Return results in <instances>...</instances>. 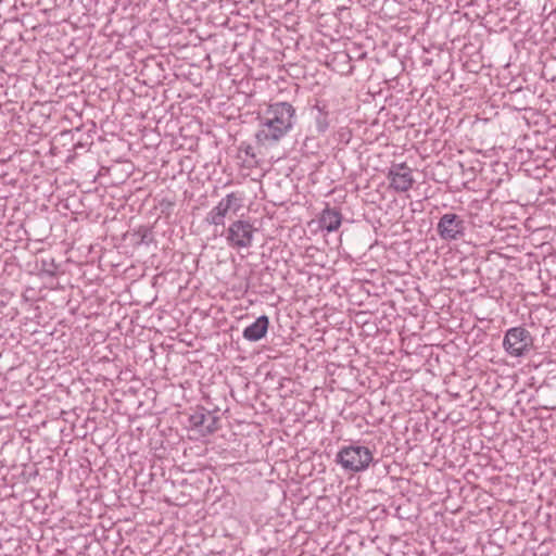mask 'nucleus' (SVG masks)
<instances>
[{
    "label": "nucleus",
    "instance_id": "nucleus-1",
    "mask_svg": "<svg viewBox=\"0 0 556 556\" xmlns=\"http://www.w3.org/2000/svg\"><path fill=\"white\" fill-rule=\"evenodd\" d=\"M294 108L288 102L269 104L260 114V126L255 135L256 142L263 147H271L283 138L293 126Z\"/></svg>",
    "mask_w": 556,
    "mask_h": 556
},
{
    "label": "nucleus",
    "instance_id": "nucleus-2",
    "mask_svg": "<svg viewBox=\"0 0 556 556\" xmlns=\"http://www.w3.org/2000/svg\"><path fill=\"white\" fill-rule=\"evenodd\" d=\"M374 460V454L367 446L352 444L342 447L337 454V463L351 472L366 470Z\"/></svg>",
    "mask_w": 556,
    "mask_h": 556
},
{
    "label": "nucleus",
    "instance_id": "nucleus-3",
    "mask_svg": "<svg viewBox=\"0 0 556 556\" xmlns=\"http://www.w3.org/2000/svg\"><path fill=\"white\" fill-rule=\"evenodd\" d=\"M256 231L257 228L249 220L237 219L226 229L225 239L233 250L250 249L253 245Z\"/></svg>",
    "mask_w": 556,
    "mask_h": 556
},
{
    "label": "nucleus",
    "instance_id": "nucleus-4",
    "mask_svg": "<svg viewBox=\"0 0 556 556\" xmlns=\"http://www.w3.org/2000/svg\"><path fill=\"white\" fill-rule=\"evenodd\" d=\"M242 208V198L238 193H229L214 206L206 216L212 225H224L228 214H237Z\"/></svg>",
    "mask_w": 556,
    "mask_h": 556
},
{
    "label": "nucleus",
    "instance_id": "nucleus-5",
    "mask_svg": "<svg viewBox=\"0 0 556 556\" xmlns=\"http://www.w3.org/2000/svg\"><path fill=\"white\" fill-rule=\"evenodd\" d=\"M387 176L390 187L396 192L408 191L415 182L413 170L406 163L393 164Z\"/></svg>",
    "mask_w": 556,
    "mask_h": 556
},
{
    "label": "nucleus",
    "instance_id": "nucleus-6",
    "mask_svg": "<svg viewBox=\"0 0 556 556\" xmlns=\"http://www.w3.org/2000/svg\"><path fill=\"white\" fill-rule=\"evenodd\" d=\"M464 220L456 214H444L438 224V232L443 240H456L464 232Z\"/></svg>",
    "mask_w": 556,
    "mask_h": 556
},
{
    "label": "nucleus",
    "instance_id": "nucleus-7",
    "mask_svg": "<svg viewBox=\"0 0 556 556\" xmlns=\"http://www.w3.org/2000/svg\"><path fill=\"white\" fill-rule=\"evenodd\" d=\"M532 343V338L523 327H515L506 332L504 345L507 348H528Z\"/></svg>",
    "mask_w": 556,
    "mask_h": 556
},
{
    "label": "nucleus",
    "instance_id": "nucleus-8",
    "mask_svg": "<svg viewBox=\"0 0 556 556\" xmlns=\"http://www.w3.org/2000/svg\"><path fill=\"white\" fill-rule=\"evenodd\" d=\"M268 326V317L261 316L252 325L244 329L243 337L249 341H257L266 334Z\"/></svg>",
    "mask_w": 556,
    "mask_h": 556
},
{
    "label": "nucleus",
    "instance_id": "nucleus-9",
    "mask_svg": "<svg viewBox=\"0 0 556 556\" xmlns=\"http://www.w3.org/2000/svg\"><path fill=\"white\" fill-rule=\"evenodd\" d=\"M342 216L336 208H325L320 215L319 223L321 228L331 232L341 226Z\"/></svg>",
    "mask_w": 556,
    "mask_h": 556
},
{
    "label": "nucleus",
    "instance_id": "nucleus-10",
    "mask_svg": "<svg viewBox=\"0 0 556 556\" xmlns=\"http://www.w3.org/2000/svg\"><path fill=\"white\" fill-rule=\"evenodd\" d=\"M208 419H212V414L210 412H197L190 416V425L193 428L204 432L205 424L208 421Z\"/></svg>",
    "mask_w": 556,
    "mask_h": 556
},
{
    "label": "nucleus",
    "instance_id": "nucleus-11",
    "mask_svg": "<svg viewBox=\"0 0 556 556\" xmlns=\"http://www.w3.org/2000/svg\"><path fill=\"white\" fill-rule=\"evenodd\" d=\"M217 421L218 419L212 415V419H208V421L205 424L204 432L212 433L217 429Z\"/></svg>",
    "mask_w": 556,
    "mask_h": 556
},
{
    "label": "nucleus",
    "instance_id": "nucleus-12",
    "mask_svg": "<svg viewBox=\"0 0 556 556\" xmlns=\"http://www.w3.org/2000/svg\"><path fill=\"white\" fill-rule=\"evenodd\" d=\"M522 351L523 350H519V349H516V350H511V355L514 356H520L522 354Z\"/></svg>",
    "mask_w": 556,
    "mask_h": 556
}]
</instances>
